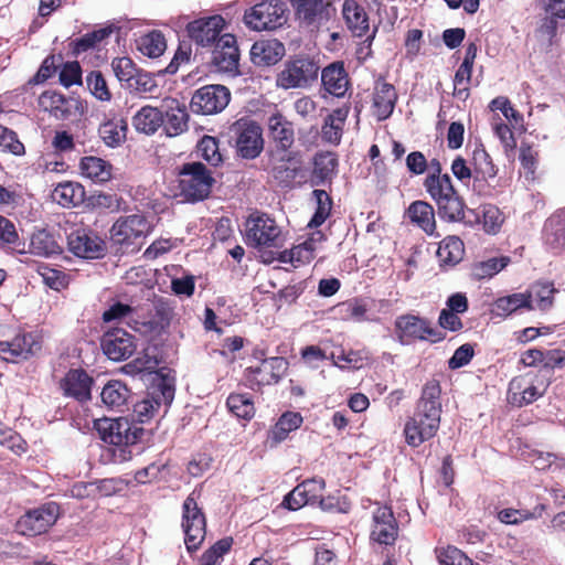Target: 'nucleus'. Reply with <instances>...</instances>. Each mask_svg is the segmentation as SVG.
Segmentation results:
<instances>
[{
    "label": "nucleus",
    "mask_w": 565,
    "mask_h": 565,
    "mask_svg": "<svg viewBox=\"0 0 565 565\" xmlns=\"http://www.w3.org/2000/svg\"><path fill=\"white\" fill-rule=\"evenodd\" d=\"M440 393V385L436 380L424 385L416 412L404 427L407 445L418 447L438 431L441 415Z\"/></svg>",
    "instance_id": "obj_1"
},
{
    "label": "nucleus",
    "mask_w": 565,
    "mask_h": 565,
    "mask_svg": "<svg viewBox=\"0 0 565 565\" xmlns=\"http://www.w3.org/2000/svg\"><path fill=\"white\" fill-rule=\"evenodd\" d=\"M97 430L103 441L117 447L121 461L131 459V448L138 446L146 435L143 427L126 417L105 418L97 424Z\"/></svg>",
    "instance_id": "obj_2"
},
{
    "label": "nucleus",
    "mask_w": 565,
    "mask_h": 565,
    "mask_svg": "<svg viewBox=\"0 0 565 565\" xmlns=\"http://www.w3.org/2000/svg\"><path fill=\"white\" fill-rule=\"evenodd\" d=\"M175 103L173 98H164L160 108L152 106H143L132 117V126L138 132L147 136L154 135L160 127H162L167 119L168 125L163 128V134L167 138L177 136V114H174Z\"/></svg>",
    "instance_id": "obj_3"
},
{
    "label": "nucleus",
    "mask_w": 565,
    "mask_h": 565,
    "mask_svg": "<svg viewBox=\"0 0 565 565\" xmlns=\"http://www.w3.org/2000/svg\"><path fill=\"white\" fill-rule=\"evenodd\" d=\"M151 393L146 398L134 405V416L139 423H147L154 417L163 405L169 407L174 398V377L163 374V370L157 373L151 386Z\"/></svg>",
    "instance_id": "obj_4"
},
{
    "label": "nucleus",
    "mask_w": 565,
    "mask_h": 565,
    "mask_svg": "<svg viewBox=\"0 0 565 565\" xmlns=\"http://www.w3.org/2000/svg\"><path fill=\"white\" fill-rule=\"evenodd\" d=\"M289 9L282 0H263L245 11L244 23L254 31H274L287 24Z\"/></svg>",
    "instance_id": "obj_5"
},
{
    "label": "nucleus",
    "mask_w": 565,
    "mask_h": 565,
    "mask_svg": "<svg viewBox=\"0 0 565 565\" xmlns=\"http://www.w3.org/2000/svg\"><path fill=\"white\" fill-rule=\"evenodd\" d=\"M227 137L230 142H234L237 154L244 159H255L264 149L262 127L247 117L234 121L228 127Z\"/></svg>",
    "instance_id": "obj_6"
},
{
    "label": "nucleus",
    "mask_w": 565,
    "mask_h": 565,
    "mask_svg": "<svg viewBox=\"0 0 565 565\" xmlns=\"http://www.w3.org/2000/svg\"><path fill=\"white\" fill-rule=\"evenodd\" d=\"M151 231L148 218L142 214L120 216L110 228L114 244L120 245L126 252L138 250Z\"/></svg>",
    "instance_id": "obj_7"
},
{
    "label": "nucleus",
    "mask_w": 565,
    "mask_h": 565,
    "mask_svg": "<svg viewBox=\"0 0 565 565\" xmlns=\"http://www.w3.org/2000/svg\"><path fill=\"white\" fill-rule=\"evenodd\" d=\"M179 195L185 201H201L205 199L214 183L210 171L201 162H191L183 164L179 171Z\"/></svg>",
    "instance_id": "obj_8"
},
{
    "label": "nucleus",
    "mask_w": 565,
    "mask_h": 565,
    "mask_svg": "<svg viewBox=\"0 0 565 565\" xmlns=\"http://www.w3.org/2000/svg\"><path fill=\"white\" fill-rule=\"evenodd\" d=\"M39 107L57 120L78 121L85 115L87 105L77 97H66L55 90L43 92L38 100Z\"/></svg>",
    "instance_id": "obj_9"
},
{
    "label": "nucleus",
    "mask_w": 565,
    "mask_h": 565,
    "mask_svg": "<svg viewBox=\"0 0 565 565\" xmlns=\"http://www.w3.org/2000/svg\"><path fill=\"white\" fill-rule=\"evenodd\" d=\"M319 68L310 57L287 61L276 77V85L284 89L306 88L317 79Z\"/></svg>",
    "instance_id": "obj_10"
},
{
    "label": "nucleus",
    "mask_w": 565,
    "mask_h": 565,
    "mask_svg": "<svg viewBox=\"0 0 565 565\" xmlns=\"http://www.w3.org/2000/svg\"><path fill=\"white\" fill-rule=\"evenodd\" d=\"M134 315L129 327L149 341L159 339L170 326L167 312L152 303L137 306Z\"/></svg>",
    "instance_id": "obj_11"
},
{
    "label": "nucleus",
    "mask_w": 565,
    "mask_h": 565,
    "mask_svg": "<svg viewBox=\"0 0 565 565\" xmlns=\"http://www.w3.org/2000/svg\"><path fill=\"white\" fill-rule=\"evenodd\" d=\"M231 100V92L224 85H205L194 92L190 109L198 115H214L223 111Z\"/></svg>",
    "instance_id": "obj_12"
},
{
    "label": "nucleus",
    "mask_w": 565,
    "mask_h": 565,
    "mask_svg": "<svg viewBox=\"0 0 565 565\" xmlns=\"http://www.w3.org/2000/svg\"><path fill=\"white\" fill-rule=\"evenodd\" d=\"M66 241L68 250L81 258H100L106 252L105 241L87 227H72L66 235Z\"/></svg>",
    "instance_id": "obj_13"
},
{
    "label": "nucleus",
    "mask_w": 565,
    "mask_h": 565,
    "mask_svg": "<svg viewBox=\"0 0 565 565\" xmlns=\"http://www.w3.org/2000/svg\"><path fill=\"white\" fill-rule=\"evenodd\" d=\"M182 527L184 543L189 552L196 551L205 537V518L198 507L196 494L193 491L183 503Z\"/></svg>",
    "instance_id": "obj_14"
},
{
    "label": "nucleus",
    "mask_w": 565,
    "mask_h": 565,
    "mask_svg": "<svg viewBox=\"0 0 565 565\" xmlns=\"http://www.w3.org/2000/svg\"><path fill=\"white\" fill-rule=\"evenodd\" d=\"M300 25L318 30L327 24L335 12L330 0H290Z\"/></svg>",
    "instance_id": "obj_15"
},
{
    "label": "nucleus",
    "mask_w": 565,
    "mask_h": 565,
    "mask_svg": "<svg viewBox=\"0 0 565 565\" xmlns=\"http://www.w3.org/2000/svg\"><path fill=\"white\" fill-rule=\"evenodd\" d=\"M58 512L57 503H45L24 513L17 522V530L25 536L43 534L56 522Z\"/></svg>",
    "instance_id": "obj_16"
},
{
    "label": "nucleus",
    "mask_w": 565,
    "mask_h": 565,
    "mask_svg": "<svg viewBox=\"0 0 565 565\" xmlns=\"http://www.w3.org/2000/svg\"><path fill=\"white\" fill-rule=\"evenodd\" d=\"M42 349L39 338L32 332L19 331L11 340L0 341V358L20 363L34 356Z\"/></svg>",
    "instance_id": "obj_17"
},
{
    "label": "nucleus",
    "mask_w": 565,
    "mask_h": 565,
    "mask_svg": "<svg viewBox=\"0 0 565 565\" xmlns=\"http://www.w3.org/2000/svg\"><path fill=\"white\" fill-rule=\"evenodd\" d=\"M212 64L218 73L231 76L239 74V50L234 35L226 33L217 39L212 52Z\"/></svg>",
    "instance_id": "obj_18"
},
{
    "label": "nucleus",
    "mask_w": 565,
    "mask_h": 565,
    "mask_svg": "<svg viewBox=\"0 0 565 565\" xmlns=\"http://www.w3.org/2000/svg\"><path fill=\"white\" fill-rule=\"evenodd\" d=\"M288 369L285 358L273 356L262 359L259 365L249 366L245 370L244 377L250 387L270 385L277 383Z\"/></svg>",
    "instance_id": "obj_19"
},
{
    "label": "nucleus",
    "mask_w": 565,
    "mask_h": 565,
    "mask_svg": "<svg viewBox=\"0 0 565 565\" xmlns=\"http://www.w3.org/2000/svg\"><path fill=\"white\" fill-rule=\"evenodd\" d=\"M246 238L254 247L277 246L281 231L268 215L249 217L246 223Z\"/></svg>",
    "instance_id": "obj_20"
},
{
    "label": "nucleus",
    "mask_w": 565,
    "mask_h": 565,
    "mask_svg": "<svg viewBox=\"0 0 565 565\" xmlns=\"http://www.w3.org/2000/svg\"><path fill=\"white\" fill-rule=\"evenodd\" d=\"M94 379L84 369H71L60 380L58 386L65 397L85 404L92 399Z\"/></svg>",
    "instance_id": "obj_21"
},
{
    "label": "nucleus",
    "mask_w": 565,
    "mask_h": 565,
    "mask_svg": "<svg viewBox=\"0 0 565 565\" xmlns=\"http://www.w3.org/2000/svg\"><path fill=\"white\" fill-rule=\"evenodd\" d=\"M104 354L113 361H122L130 358L136 351L135 338L120 328L111 329L100 339Z\"/></svg>",
    "instance_id": "obj_22"
},
{
    "label": "nucleus",
    "mask_w": 565,
    "mask_h": 565,
    "mask_svg": "<svg viewBox=\"0 0 565 565\" xmlns=\"http://www.w3.org/2000/svg\"><path fill=\"white\" fill-rule=\"evenodd\" d=\"M223 28L224 19L221 15H212L190 22L186 31L191 40L202 46H206L217 41Z\"/></svg>",
    "instance_id": "obj_23"
},
{
    "label": "nucleus",
    "mask_w": 565,
    "mask_h": 565,
    "mask_svg": "<svg viewBox=\"0 0 565 565\" xmlns=\"http://www.w3.org/2000/svg\"><path fill=\"white\" fill-rule=\"evenodd\" d=\"M326 487L323 479H310L298 484L284 500L289 510H298L306 504H316Z\"/></svg>",
    "instance_id": "obj_24"
},
{
    "label": "nucleus",
    "mask_w": 565,
    "mask_h": 565,
    "mask_svg": "<svg viewBox=\"0 0 565 565\" xmlns=\"http://www.w3.org/2000/svg\"><path fill=\"white\" fill-rule=\"evenodd\" d=\"M397 536V524L392 510L380 507L373 513L371 539L380 544H393Z\"/></svg>",
    "instance_id": "obj_25"
},
{
    "label": "nucleus",
    "mask_w": 565,
    "mask_h": 565,
    "mask_svg": "<svg viewBox=\"0 0 565 565\" xmlns=\"http://www.w3.org/2000/svg\"><path fill=\"white\" fill-rule=\"evenodd\" d=\"M397 94L392 84L377 79L373 92V114L377 120L387 119L395 107Z\"/></svg>",
    "instance_id": "obj_26"
},
{
    "label": "nucleus",
    "mask_w": 565,
    "mask_h": 565,
    "mask_svg": "<svg viewBox=\"0 0 565 565\" xmlns=\"http://www.w3.org/2000/svg\"><path fill=\"white\" fill-rule=\"evenodd\" d=\"M401 341L404 339H433L437 337V332L424 319L415 316H401L395 321Z\"/></svg>",
    "instance_id": "obj_27"
},
{
    "label": "nucleus",
    "mask_w": 565,
    "mask_h": 565,
    "mask_svg": "<svg viewBox=\"0 0 565 565\" xmlns=\"http://www.w3.org/2000/svg\"><path fill=\"white\" fill-rule=\"evenodd\" d=\"M286 50L278 40H260L250 47V60L256 66H270L278 63Z\"/></svg>",
    "instance_id": "obj_28"
},
{
    "label": "nucleus",
    "mask_w": 565,
    "mask_h": 565,
    "mask_svg": "<svg viewBox=\"0 0 565 565\" xmlns=\"http://www.w3.org/2000/svg\"><path fill=\"white\" fill-rule=\"evenodd\" d=\"M324 89L333 96L342 97L349 88V77L343 62H334L322 70Z\"/></svg>",
    "instance_id": "obj_29"
},
{
    "label": "nucleus",
    "mask_w": 565,
    "mask_h": 565,
    "mask_svg": "<svg viewBox=\"0 0 565 565\" xmlns=\"http://www.w3.org/2000/svg\"><path fill=\"white\" fill-rule=\"evenodd\" d=\"M29 252L40 257H51L63 252L60 239L50 231L42 228L32 233Z\"/></svg>",
    "instance_id": "obj_30"
},
{
    "label": "nucleus",
    "mask_w": 565,
    "mask_h": 565,
    "mask_svg": "<svg viewBox=\"0 0 565 565\" xmlns=\"http://www.w3.org/2000/svg\"><path fill=\"white\" fill-rule=\"evenodd\" d=\"M349 107H339L330 113L321 127V138L331 145H339L342 138Z\"/></svg>",
    "instance_id": "obj_31"
},
{
    "label": "nucleus",
    "mask_w": 565,
    "mask_h": 565,
    "mask_svg": "<svg viewBox=\"0 0 565 565\" xmlns=\"http://www.w3.org/2000/svg\"><path fill=\"white\" fill-rule=\"evenodd\" d=\"M342 15L348 28L356 36H362L369 31V18L365 9L356 0H344Z\"/></svg>",
    "instance_id": "obj_32"
},
{
    "label": "nucleus",
    "mask_w": 565,
    "mask_h": 565,
    "mask_svg": "<svg viewBox=\"0 0 565 565\" xmlns=\"http://www.w3.org/2000/svg\"><path fill=\"white\" fill-rule=\"evenodd\" d=\"M86 192L78 182L65 181L58 183L52 192V199L63 207H75L85 201Z\"/></svg>",
    "instance_id": "obj_33"
},
{
    "label": "nucleus",
    "mask_w": 565,
    "mask_h": 565,
    "mask_svg": "<svg viewBox=\"0 0 565 565\" xmlns=\"http://www.w3.org/2000/svg\"><path fill=\"white\" fill-rule=\"evenodd\" d=\"M79 169L82 175L94 183H106L113 177L111 163L94 156L83 157L79 162Z\"/></svg>",
    "instance_id": "obj_34"
},
{
    "label": "nucleus",
    "mask_w": 565,
    "mask_h": 565,
    "mask_svg": "<svg viewBox=\"0 0 565 565\" xmlns=\"http://www.w3.org/2000/svg\"><path fill=\"white\" fill-rule=\"evenodd\" d=\"M268 130L271 138L278 143L282 150L289 149L295 140L292 125L280 113H274L267 120Z\"/></svg>",
    "instance_id": "obj_35"
},
{
    "label": "nucleus",
    "mask_w": 565,
    "mask_h": 565,
    "mask_svg": "<svg viewBox=\"0 0 565 565\" xmlns=\"http://www.w3.org/2000/svg\"><path fill=\"white\" fill-rule=\"evenodd\" d=\"M104 405L113 411H122L130 397V390L119 380H110L100 393Z\"/></svg>",
    "instance_id": "obj_36"
},
{
    "label": "nucleus",
    "mask_w": 565,
    "mask_h": 565,
    "mask_svg": "<svg viewBox=\"0 0 565 565\" xmlns=\"http://www.w3.org/2000/svg\"><path fill=\"white\" fill-rule=\"evenodd\" d=\"M114 25H107L92 32L85 33L70 42L68 46L74 56H78L89 50L97 47L104 40L114 33Z\"/></svg>",
    "instance_id": "obj_37"
},
{
    "label": "nucleus",
    "mask_w": 565,
    "mask_h": 565,
    "mask_svg": "<svg viewBox=\"0 0 565 565\" xmlns=\"http://www.w3.org/2000/svg\"><path fill=\"white\" fill-rule=\"evenodd\" d=\"M407 215L411 222L420 227L426 234L433 235L435 233V212L433 206L427 202H413L407 209Z\"/></svg>",
    "instance_id": "obj_38"
},
{
    "label": "nucleus",
    "mask_w": 565,
    "mask_h": 565,
    "mask_svg": "<svg viewBox=\"0 0 565 565\" xmlns=\"http://www.w3.org/2000/svg\"><path fill=\"white\" fill-rule=\"evenodd\" d=\"M543 395L533 384H526L523 377H515L509 384L508 399L515 406L530 404Z\"/></svg>",
    "instance_id": "obj_39"
},
{
    "label": "nucleus",
    "mask_w": 565,
    "mask_h": 565,
    "mask_svg": "<svg viewBox=\"0 0 565 565\" xmlns=\"http://www.w3.org/2000/svg\"><path fill=\"white\" fill-rule=\"evenodd\" d=\"M128 125L124 118H114L98 128V135L108 147H117L126 140Z\"/></svg>",
    "instance_id": "obj_40"
},
{
    "label": "nucleus",
    "mask_w": 565,
    "mask_h": 565,
    "mask_svg": "<svg viewBox=\"0 0 565 565\" xmlns=\"http://www.w3.org/2000/svg\"><path fill=\"white\" fill-rule=\"evenodd\" d=\"M463 253L462 241L457 236H448L440 242L437 257L441 264L454 266L462 259Z\"/></svg>",
    "instance_id": "obj_41"
},
{
    "label": "nucleus",
    "mask_w": 565,
    "mask_h": 565,
    "mask_svg": "<svg viewBox=\"0 0 565 565\" xmlns=\"http://www.w3.org/2000/svg\"><path fill=\"white\" fill-rule=\"evenodd\" d=\"M437 203L438 213L441 218L448 222H460L465 217V203L457 192L441 198Z\"/></svg>",
    "instance_id": "obj_42"
},
{
    "label": "nucleus",
    "mask_w": 565,
    "mask_h": 565,
    "mask_svg": "<svg viewBox=\"0 0 565 565\" xmlns=\"http://www.w3.org/2000/svg\"><path fill=\"white\" fill-rule=\"evenodd\" d=\"M521 308L534 309L525 294H512L501 297L493 303L492 311L500 317H507Z\"/></svg>",
    "instance_id": "obj_43"
},
{
    "label": "nucleus",
    "mask_w": 565,
    "mask_h": 565,
    "mask_svg": "<svg viewBox=\"0 0 565 565\" xmlns=\"http://www.w3.org/2000/svg\"><path fill=\"white\" fill-rule=\"evenodd\" d=\"M137 47L141 54L156 58L163 54L167 49V42L161 31L153 30L138 39Z\"/></svg>",
    "instance_id": "obj_44"
},
{
    "label": "nucleus",
    "mask_w": 565,
    "mask_h": 565,
    "mask_svg": "<svg viewBox=\"0 0 565 565\" xmlns=\"http://www.w3.org/2000/svg\"><path fill=\"white\" fill-rule=\"evenodd\" d=\"M544 236L546 243L553 247L565 245V213L552 215L545 222Z\"/></svg>",
    "instance_id": "obj_45"
},
{
    "label": "nucleus",
    "mask_w": 565,
    "mask_h": 565,
    "mask_svg": "<svg viewBox=\"0 0 565 565\" xmlns=\"http://www.w3.org/2000/svg\"><path fill=\"white\" fill-rule=\"evenodd\" d=\"M425 188L436 202L456 191L448 174L429 173L425 180Z\"/></svg>",
    "instance_id": "obj_46"
},
{
    "label": "nucleus",
    "mask_w": 565,
    "mask_h": 565,
    "mask_svg": "<svg viewBox=\"0 0 565 565\" xmlns=\"http://www.w3.org/2000/svg\"><path fill=\"white\" fill-rule=\"evenodd\" d=\"M555 289L550 282L533 285L525 295L531 300V306L545 310L553 303V294Z\"/></svg>",
    "instance_id": "obj_47"
},
{
    "label": "nucleus",
    "mask_w": 565,
    "mask_h": 565,
    "mask_svg": "<svg viewBox=\"0 0 565 565\" xmlns=\"http://www.w3.org/2000/svg\"><path fill=\"white\" fill-rule=\"evenodd\" d=\"M171 476V467L168 463L152 462L136 471L135 480L138 483H148L153 480H168Z\"/></svg>",
    "instance_id": "obj_48"
},
{
    "label": "nucleus",
    "mask_w": 565,
    "mask_h": 565,
    "mask_svg": "<svg viewBox=\"0 0 565 565\" xmlns=\"http://www.w3.org/2000/svg\"><path fill=\"white\" fill-rule=\"evenodd\" d=\"M509 262L510 258L507 256L489 258L475 264L472 267V275L477 279L490 278L502 270Z\"/></svg>",
    "instance_id": "obj_49"
},
{
    "label": "nucleus",
    "mask_w": 565,
    "mask_h": 565,
    "mask_svg": "<svg viewBox=\"0 0 565 565\" xmlns=\"http://www.w3.org/2000/svg\"><path fill=\"white\" fill-rule=\"evenodd\" d=\"M86 85L94 97L100 102H109L111 93L100 71H92L86 76Z\"/></svg>",
    "instance_id": "obj_50"
},
{
    "label": "nucleus",
    "mask_w": 565,
    "mask_h": 565,
    "mask_svg": "<svg viewBox=\"0 0 565 565\" xmlns=\"http://www.w3.org/2000/svg\"><path fill=\"white\" fill-rule=\"evenodd\" d=\"M338 159L332 152H321L315 157L313 174L320 180L329 179L335 171Z\"/></svg>",
    "instance_id": "obj_51"
},
{
    "label": "nucleus",
    "mask_w": 565,
    "mask_h": 565,
    "mask_svg": "<svg viewBox=\"0 0 565 565\" xmlns=\"http://www.w3.org/2000/svg\"><path fill=\"white\" fill-rule=\"evenodd\" d=\"M154 279L160 291L177 294V265H166L156 269Z\"/></svg>",
    "instance_id": "obj_52"
},
{
    "label": "nucleus",
    "mask_w": 565,
    "mask_h": 565,
    "mask_svg": "<svg viewBox=\"0 0 565 565\" xmlns=\"http://www.w3.org/2000/svg\"><path fill=\"white\" fill-rule=\"evenodd\" d=\"M226 404L228 409L239 418L248 419L254 415V404L246 395L231 394Z\"/></svg>",
    "instance_id": "obj_53"
},
{
    "label": "nucleus",
    "mask_w": 565,
    "mask_h": 565,
    "mask_svg": "<svg viewBox=\"0 0 565 565\" xmlns=\"http://www.w3.org/2000/svg\"><path fill=\"white\" fill-rule=\"evenodd\" d=\"M20 245V237L14 223L0 214V247L15 249Z\"/></svg>",
    "instance_id": "obj_54"
},
{
    "label": "nucleus",
    "mask_w": 565,
    "mask_h": 565,
    "mask_svg": "<svg viewBox=\"0 0 565 565\" xmlns=\"http://www.w3.org/2000/svg\"><path fill=\"white\" fill-rule=\"evenodd\" d=\"M126 86L130 92L139 95L153 94L158 87L156 79L142 70H140Z\"/></svg>",
    "instance_id": "obj_55"
},
{
    "label": "nucleus",
    "mask_w": 565,
    "mask_h": 565,
    "mask_svg": "<svg viewBox=\"0 0 565 565\" xmlns=\"http://www.w3.org/2000/svg\"><path fill=\"white\" fill-rule=\"evenodd\" d=\"M135 312L136 307L117 301L103 312L102 319L106 323L125 320L129 326V322L132 323Z\"/></svg>",
    "instance_id": "obj_56"
},
{
    "label": "nucleus",
    "mask_w": 565,
    "mask_h": 565,
    "mask_svg": "<svg viewBox=\"0 0 565 565\" xmlns=\"http://www.w3.org/2000/svg\"><path fill=\"white\" fill-rule=\"evenodd\" d=\"M0 149L14 156L25 152L24 145L19 140L15 131L0 125Z\"/></svg>",
    "instance_id": "obj_57"
},
{
    "label": "nucleus",
    "mask_w": 565,
    "mask_h": 565,
    "mask_svg": "<svg viewBox=\"0 0 565 565\" xmlns=\"http://www.w3.org/2000/svg\"><path fill=\"white\" fill-rule=\"evenodd\" d=\"M39 274L42 276L44 284L51 289L58 291L68 285L67 275L60 269L41 266L39 267Z\"/></svg>",
    "instance_id": "obj_58"
},
{
    "label": "nucleus",
    "mask_w": 565,
    "mask_h": 565,
    "mask_svg": "<svg viewBox=\"0 0 565 565\" xmlns=\"http://www.w3.org/2000/svg\"><path fill=\"white\" fill-rule=\"evenodd\" d=\"M113 71L116 77L124 83H128L140 71L130 57H116L111 62Z\"/></svg>",
    "instance_id": "obj_59"
},
{
    "label": "nucleus",
    "mask_w": 565,
    "mask_h": 565,
    "mask_svg": "<svg viewBox=\"0 0 565 565\" xmlns=\"http://www.w3.org/2000/svg\"><path fill=\"white\" fill-rule=\"evenodd\" d=\"M198 150L202 158L212 166H217L222 162V156L218 150V142L216 138L212 136H204L198 145Z\"/></svg>",
    "instance_id": "obj_60"
},
{
    "label": "nucleus",
    "mask_w": 565,
    "mask_h": 565,
    "mask_svg": "<svg viewBox=\"0 0 565 565\" xmlns=\"http://www.w3.org/2000/svg\"><path fill=\"white\" fill-rule=\"evenodd\" d=\"M58 79L62 86L68 88L73 85L82 84V67L77 61L66 62L63 64Z\"/></svg>",
    "instance_id": "obj_61"
},
{
    "label": "nucleus",
    "mask_w": 565,
    "mask_h": 565,
    "mask_svg": "<svg viewBox=\"0 0 565 565\" xmlns=\"http://www.w3.org/2000/svg\"><path fill=\"white\" fill-rule=\"evenodd\" d=\"M57 71L56 58L53 54L47 55L38 72L28 81V85H39L50 79Z\"/></svg>",
    "instance_id": "obj_62"
},
{
    "label": "nucleus",
    "mask_w": 565,
    "mask_h": 565,
    "mask_svg": "<svg viewBox=\"0 0 565 565\" xmlns=\"http://www.w3.org/2000/svg\"><path fill=\"white\" fill-rule=\"evenodd\" d=\"M438 559L440 565H472L460 550L452 546L439 551Z\"/></svg>",
    "instance_id": "obj_63"
},
{
    "label": "nucleus",
    "mask_w": 565,
    "mask_h": 565,
    "mask_svg": "<svg viewBox=\"0 0 565 565\" xmlns=\"http://www.w3.org/2000/svg\"><path fill=\"white\" fill-rule=\"evenodd\" d=\"M473 356V349L471 345L469 344H463L461 347H459L454 355L450 358L448 364H449V367L455 370V369H459L466 364H468L470 362V360L472 359Z\"/></svg>",
    "instance_id": "obj_64"
}]
</instances>
